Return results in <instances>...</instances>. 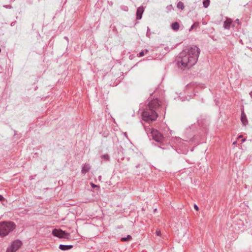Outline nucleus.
Wrapping results in <instances>:
<instances>
[{
	"label": "nucleus",
	"instance_id": "nucleus-12",
	"mask_svg": "<svg viewBox=\"0 0 252 252\" xmlns=\"http://www.w3.org/2000/svg\"><path fill=\"white\" fill-rule=\"evenodd\" d=\"M231 24V21L226 20L223 22V27L225 29L229 30L230 28Z\"/></svg>",
	"mask_w": 252,
	"mask_h": 252
},
{
	"label": "nucleus",
	"instance_id": "nucleus-33",
	"mask_svg": "<svg viewBox=\"0 0 252 252\" xmlns=\"http://www.w3.org/2000/svg\"><path fill=\"white\" fill-rule=\"evenodd\" d=\"M64 39H66V40L67 41V43H68V38L67 37L64 36Z\"/></svg>",
	"mask_w": 252,
	"mask_h": 252
},
{
	"label": "nucleus",
	"instance_id": "nucleus-39",
	"mask_svg": "<svg viewBox=\"0 0 252 252\" xmlns=\"http://www.w3.org/2000/svg\"><path fill=\"white\" fill-rule=\"evenodd\" d=\"M198 124L199 126H200V123L199 122V121H198Z\"/></svg>",
	"mask_w": 252,
	"mask_h": 252
},
{
	"label": "nucleus",
	"instance_id": "nucleus-10",
	"mask_svg": "<svg viewBox=\"0 0 252 252\" xmlns=\"http://www.w3.org/2000/svg\"><path fill=\"white\" fill-rule=\"evenodd\" d=\"M241 121L244 126H246L248 123L246 115L243 110L241 112Z\"/></svg>",
	"mask_w": 252,
	"mask_h": 252
},
{
	"label": "nucleus",
	"instance_id": "nucleus-4",
	"mask_svg": "<svg viewBox=\"0 0 252 252\" xmlns=\"http://www.w3.org/2000/svg\"><path fill=\"white\" fill-rule=\"evenodd\" d=\"M150 136H151L153 139L156 142L162 143V145L168 143H170L169 142H168L166 138L163 136V134L157 129H151V135L149 136V137Z\"/></svg>",
	"mask_w": 252,
	"mask_h": 252
},
{
	"label": "nucleus",
	"instance_id": "nucleus-13",
	"mask_svg": "<svg viewBox=\"0 0 252 252\" xmlns=\"http://www.w3.org/2000/svg\"><path fill=\"white\" fill-rule=\"evenodd\" d=\"M132 239V237L131 235H127L126 236V237H122L121 238V240L122 241V242H126V241H130V240Z\"/></svg>",
	"mask_w": 252,
	"mask_h": 252
},
{
	"label": "nucleus",
	"instance_id": "nucleus-1",
	"mask_svg": "<svg viewBox=\"0 0 252 252\" xmlns=\"http://www.w3.org/2000/svg\"><path fill=\"white\" fill-rule=\"evenodd\" d=\"M200 50L196 46H191L180 53L177 58V65L181 68L189 67L197 62Z\"/></svg>",
	"mask_w": 252,
	"mask_h": 252
},
{
	"label": "nucleus",
	"instance_id": "nucleus-38",
	"mask_svg": "<svg viewBox=\"0 0 252 252\" xmlns=\"http://www.w3.org/2000/svg\"><path fill=\"white\" fill-rule=\"evenodd\" d=\"M139 167V164L136 166V168H138Z\"/></svg>",
	"mask_w": 252,
	"mask_h": 252
},
{
	"label": "nucleus",
	"instance_id": "nucleus-2",
	"mask_svg": "<svg viewBox=\"0 0 252 252\" xmlns=\"http://www.w3.org/2000/svg\"><path fill=\"white\" fill-rule=\"evenodd\" d=\"M148 103L142 113V118L148 123L155 121L158 117V113L161 111L165 113L167 104L165 101H160L158 98L148 100Z\"/></svg>",
	"mask_w": 252,
	"mask_h": 252
},
{
	"label": "nucleus",
	"instance_id": "nucleus-44",
	"mask_svg": "<svg viewBox=\"0 0 252 252\" xmlns=\"http://www.w3.org/2000/svg\"><path fill=\"white\" fill-rule=\"evenodd\" d=\"M126 10H127V9H128V7H126Z\"/></svg>",
	"mask_w": 252,
	"mask_h": 252
},
{
	"label": "nucleus",
	"instance_id": "nucleus-34",
	"mask_svg": "<svg viewBox=\"0 0 252 252\" xmlns=\"http://www.w3.org/2000/svg\"><path fill=\"white\" fill-rule=\"evenodd\" d=\"M246 141V139L245 138H243L241 140V142L242 143H243L245 141Z\"/></svg>",
	"mask_w": 252,
	"mask_h": 252
},
{
	"label": "nucleus",
	"instance_id": "nucleus-42",
	"mask_svg": "<svg viewBox=\"0 0 252 252\" xmlns=\"http://www.w3.org/2000/svg\"><path fill=\"white\" fill-rule=\"evenodd\" d=\"M156 211H157V209H155L154 210V212H155Z\"/></svg>",
	"mask_w": 252,
	"mask_h": 252
},
{
	"label": "nucleus",
	"instance_id": "nucleus-5",
	"mask_svg": "<svg viewBox=\"0 0 252 252\" xmlns=\"http://www.w3.org/2000/svg\"><path fill=\"white\" fill-rule=\"evenodd\" d=\"M176 142V146L177 147V148L179 149V151H178V153L186 154L188 152V145L186 142L185 141L180 138H177Z\"/></svg>",
	"mask_w": 252,
	"mask_h": 252
},
{
	"label": "nucleus",
	"instance_id": "nucleus-19",
	"mask_svg": "<svg viewBox=\"0 0 252 252\" xmlns=\"http://www.w3.org/2000/svg\"><path fill=\"white\" fill-rule=\"evenodd\" d=\"M199 26V23L197 22H194L192 25L191 26L189 30V31H191L193 29L198 27Z\"/></svg>",
	"mask_w": 252,
	"mask_h": 252
},
{
	"label": "nucleus",
	"instance_id": "nucleus-41",
	"mask_svg": "<svg viewBox=\"0 0 252 252\" xmlns=\"http://www.w3.org/2000/svg\"><path fill=\"white\" fill-rule=\"evenodd\" d=\"M239 138H241V137H242V135H240V136H239Z\"/></svg>",
	"mask_w": 252,
	"mask_h": 252
},
{
	"label": "nucleus",
	"instance_id": "nucleus-22",
	"mask_svg": "<svg viewBox=\"0 0 252 252\" xmlns=\"http://www.w3.org/2000/svg\"><path fill=\"white\" fill-rule=\"evenodd\" d=\"M166 9L167 10V11L168 12L171 11L172 10V9H173V7H172V5H167L166 7Z\"/></svg>",
	"mask_w": 252,
	"mask_h": 252
},
{
	"label": "nucleus",
	"instance_id": "nucleus-15",
	"mask_svg": "<svg viewBox=\"0 0 252 252\" xmlns=\"http://www.w3.org/2000/svg\"><path fill=\"white\" fill-rule=\"evenodd\" d=\"M177 7L179 9L183 10L185 8L184 4L182 1H179L177 3Z\"/></svg>",
	"mask_w": 252,
	"mask_h": 252
},
{
	"label": "nucleus",
	"instance_id": "nucleus-21",
	"mask_svg": "<svg viewBox=\"0 0 252 252\" xmlns=\"http://www.w3.org/2000/svg\"><path fill=\"white\" fill-rule=\"evenodd\" d=\"M210 4V0H205L203 1V6L205 8H207Z\"/></svg>",
	"mask_w": 252,
	"mask_h": 252
},
{
	"label": "nucleus",
	"instance_id": "nucleus-8",
	"mask_svg": "<svg viewBox=\"0 0 252 252\" xmlns=\"http://www.w3.org/2000/svg\"><path fill=\"white\" fill-rule=\"evenodd\" d=\"M144 11V8L142 6L138 7L136 10V19L140 20L142 17L143 13Z\"/></svg>",
	"mask_w": 252,
	"mask_h": 252
},
{
	"label": "nucleus",
	"instance_id": "nucleus-11",
	"mask_svg": "<svg viewBox=\"0 0 252 252\" xmlns=\"http://www.w3.org/2000/svg\"><path fill=\"white\" fill-rule=\"evenodd\" d=\"M172 29L174 31H177L179 30L180 26L179 24L177 22H173L171 25Z\"/></svg>",
	"mask_w": 252,
	"mask_h": 252
},
{
	"label": "nucleus",
	"instance_id": "nucleus-40",
	"mask_svg": "<svg viewBox=\"0 0 252 252\" xmlns=\"http://www.w3.org/2000/svg\"><path fill=\"white\" fill-rule=\"evenodd\" d=\"M68 47L67 46L66 48V51H68Z\"/></svg>",
	"mask_w": 252,
	"mask_h": 252
},
{
	"label": "nucleus",
	"instance_id": "nucleus-27",
	"mask_svg": "<svg viewBox=\"0 0 252 252\" xmlns=\"http://www.w3.org/2000/svg\"><path fill=\"white\" fill-rule=\"evenodd\" d=\"M194 208L197 211L199 210V207L196 204H194Z\"/></svg>",
	"mask_w": 252,
	"mask_h": 252
},
{
	"label": "nucleus",
	"instance_id": "nucleus-14",
	"mask_svg": "<svg viewBox=\"0 0 252 252\" xmlns=\"http://www.w3.org/2000/svg\"><path fill=\"white\" fill-rule=\"evenodd\" d=\"M101 158L105 161H109L110 160V157L108 154H104L100 156Z\"/></svg>",
	"mask_w": 252,
	"mask_h": 252
},
{
	"label": "nucleus",
	"instance_id": "nucleus-23",
	"mask_svg": "<svg viewBox=\"0 0 252 252\" xmlns=\"http://www.w3.org/2000/svg\"><path fill=\"white\" fill-rule=\"evenodd\" d=\"M156 234L157 236H160L161 235V232L159 229H157L156 231Z\"/></svg>",
	"mask_w": 252,
	"mask_h": 252
},
{
	"label": "nucleus",
	"instance_id": "nucleus-26",
	"mask_svg": "<svg viewBox=\"0 0 252 252\" xmlns=\"http://www.w3.org/2000/svg\"><path fill=\"white\" fill-rule=\"evenodd\" d=\"M4 198L2 195H0V201L2 202L4 200Z\"/></svg>",
	"mask_w": 252,
	"mask_h": 252
},
{
	"label": "nucleus",
	"instance_id": "nucleus-29",
	"mask_svg": "<svg viewBox=\"0 0 252 252\" xmlns=\"http://www.w3.org/2000/svg\"><path fill=\"white\" fill-rule=\"evenodd\" d=\"M59 249L61 250H63V244H61L60 246H59Z\"/></svg>",
	"mask_w": 252,
	"mask_h": 252
},
{
	"label": "nucleus",
	"instance_id": "nucleus-7",
	"mask_svg": "<svg viewBox=\"0 0 252 252\" xmlns=\"http://www.w3.org/2000/svg\"><path fill=\"white\" fill-rule=\"evenodd\" d=\"M52 234L56 237L62 238H63V231L61 229H53L52 230Z\"/></svg>",
	"mask_w": 252,
	"mask_h": 252
},
{
	"label": "nucleus",
	"instance_id": "nucleus-36",
	"mask_svg": "<svg viewBox=\"0 0 252 252\" xmlns=\"http://www.w3.org/2000/svg\"><path fill=\"white\" fill-rule=\"evenodd\" d=\"M236 143H237V141H235L233 142V145H235V144H236Z\"/></svg>",
	"mask_w": 252,
	"mask_h": 252
},
{
	"label": "nucleus",
	"instance_id": "nucleus-20",
	"mask_svg": "<svg viewBox=\"0 0 252 252\" xmlns=\"http://www.w3.org/2000/svg\"><path fill=\"white\" fill-rule=\"evenodd\" d=\"M73 245H64V251H67L72 248Z\"/></svg>",
	"mask_w": 252,
	"mask_h": 252
},
{
	"label": "nucleus",
	"instance_id": "nucleus-24",
	"mask_svg": "<svg viewBox=\"0 0 252 252\" xmlns=\"http://www.w3.org/2000/svg\"><path fill=\"white\" fill-rule=\"evenodd\" d=\"M145 55L144 52L141 51L138 54V56L139 57H143Z\"/></svg>",
	"mask_w": 252,
	"mask_h": 252
},
{
	"label": "nucleus",
	"instance_id": "nucleus-9",
	"mask_svg": "<svg viewBox=\"0 0 252 252\" xmlns=\"http://www.w3.org/2000/svg\"><path fill=\"white\" fill-rule=\"evenodd\" d=\"M91 169V165L89 164L85 163L82 166L81 172L83 174L87 173Z\"/></svg>",
	"mask_w": 252,
	"mask_h": 252
},
{
	"label": "nucleus",
	"instance_id": "nucleus-6",
	"mask_svg": "<svg viewBox=\"0 0 252 252\" xmlns=\"http://www.w3.org/2000/svg\"><path fill=\"white\" fill-rule=\"evenodd\" d=\"M22 245V242L19 240L14 241L9 247L6 252H16Z\"/></svg>",
	"mask_w": 252,
	"mask_h": 252
},
{
	"label": "nucleus",
	"instance_id": "nucleus-31",
	"mask_svg": "<svg viewBox=\"0 0 252 252\" xmlns=\"http://www.w3.org/2000/svg\"><path fill=\"white\" fill-rule=\"evenodd\" d=\"M143 52H144V53L145 54H147L149 52V50L148 49H145L144 51H143Z\"/></svg>",
	"mask_w": 252,
	"mask_h": 252
},
{
	"label": "nucleus",
	"instance_id": "nucleus-43",
	"mask_svg": "<svg viewBox=\"0 0 252 252\" xmlns=\"http://www.w3.org/2000/svg\"><path fill=\"white\" fill-rule=\"evenodd\" d=\"M162 149H166V148H165V147H162Z\"/></svg>",
	"mask_w": 252,
	"mask_h": 252
},
{
	"label": "nucleus",
	"instance_id": "nucleus-16",
	"mask_svg": "<svg viewBox=\"0 0 252 252\" xmlns=\"http://www.w3.org/2000/svg\"><path fill=\"white\" fill-rule=\"evenodd\" d=\"M193 89L192 87V85L191 84H188L186 87V89L185 91V94H186L188 92H189L190 90H192Z\"/></svg>",
	"mask_w": 252,
	"mask_h": 252
},
{
	"label": "nucleus",
	"instance_id": "nucleus-32",
	"mask_svg": "<svg viewBox=\"0 0 252 252\" xmlns=\"http://www.w3.org/2000/svg\"><path fill=\"white\" fill-rule=\"evenodd\" d=\"M91 185H92V187L93 188H95V187H97L96 185H95L93 183H91Z\"/></svg>",
	"mask_w": 252,
	"mask_h": 252
},
{
	"label": "nucleus",
	"instance_id": "nucleus-18",
	"mask_svg": "<svg viewBox=\"0 0 252 252\" xmlns=\"http://www.w3.org/2000/svg\"><path fill=\"white\" fill-rule=\"evenodd\" d=\"M71 238V236L69 233L66 232L65 231H64V239H70Z\"/></svg>",
	"mask_w": 252,
	"mask_h": 252
},
{
	"label": "nucleus",
	"instance_id": "nucleus-17",
	"mask_svg": "<svg viewBox=\"0 0 252 252\" xmlns=\"http://www.w3.org/2000/svg\"><path fill=\"white\" fill-rule=\"evenodd\" d=\"M188 96L189 97V98H188L187 96H181L180 95H179L178 97V98L179 99H180L182 101H185V100H189L191 97L192 96L191 95H188Z\"/></svg>",
	"mask_w": 252,
	"mask_h": 252
},
{
	"label": "nucleus",
	"instance_id": "nucleus-30",
	"mask_svg": "<svg viewBox=\"0 0 252 252\" xmlns=\"http://www.w3.org/2000/svg\"><path fill=\"white\" fill-rule=\"evenodd\" d=\"M16 23V21L12 22L11 23L10 25H11V26H14L15 25Z\"/></svg>",
	"mask_w": 252,
	"mask_h": 252
},
{
	"label": "nucleus",
	"instance_id": "nucleus-3",
	"mask_svg": "<svg viewBox=\"0 0 252 252\" xmlns=\"http://www.w3.org/2000/svg\"><path fill=\"white\" fill-rule=\"evenodd\" d=\"M16 227V224L12 221L0 222V236L1 237L7 236L10 232L13 231Z\"/></svg>",
	"mask_w": 252,
	"mask_h": 252
},
{
	"label": "nucleus",
	"instance_id": "nucleus-25",
	"mask_svg": "<svg viewBox=\"0 0 252 252\" xmlns=\"http://www.w3.org/2000/svg\"><path fill=\"white\" fill-rule=\"evenodd\" d=\"M3 6L6 8H8V9L12 8V6L11 5H4Z\"/></svg>",
	"mask_w": 252,
	"mask_h": 252
},
{
	"label": "nucleus",
	"instance_id": "nucleus-28",
	"mask_svg": "<svg viewBox=\"0 0 252 252\" xmlns=\"http://www.w3.org/2000/svg\"><path fill=\"white\" fill-rule=\"evenodd\" d=\"M195 138L194 137L191 138L189 140V142H193Z\"/></svg>",
	"mask_w": 252,
	"mask_h": 252
},
{
	"label": "nucleus",
	"instance_id": "nucleus-37",
	"mask_svg": "<svg viewBox=\"0 0 252 252\" xmlns=\"http://www.w3.org/2000/svg\"><path fill=\"white\" fill-rule=\"evenodd\" d=\"M250 95L251 97H252V91L250 93Z\"/></svg>",
	"mask_w": 252,
	"mask_h": 252
},
{
	"label": "nucleus",
	"instance_id": "nucleus-35",
	"mask_svg": "<svg viewBox=\"0 0 252 252\" xmlns=\"http://www.w3.org/2000/svg\"><path fill=\"white\" fill-rule=\"evenodd\" d=\"M149 31H150V29H149V28L148 27H147V33H148V32H149Z\"/></svg>",
	"mask_w": 252,
	"mask_h": 252
}]
</instances>
